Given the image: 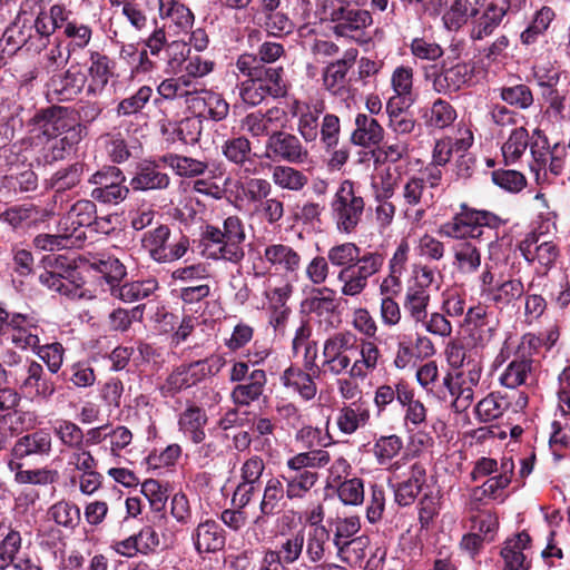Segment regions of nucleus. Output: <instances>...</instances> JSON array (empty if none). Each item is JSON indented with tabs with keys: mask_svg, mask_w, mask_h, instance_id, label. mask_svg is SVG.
<instances>
[{
	"mask_svg": "<svg viewBox=\"0 0 570 570\" xmlns=\"http://www.w3.org/2000/svg\"><path fill=\"white\" fill-rule=\"evenodd\" d=\"M265 150L268 158L294 165L303 164L308 158V150L301 138L284 130H275L268 135Z\"/></svg>",
	"mask_w": 570,
	"mask_h": 570,
	"instance_id": "nucleus-17",
	"label": "nucleus"
},
{
	"mask_svg": "<svg viewBox=\"0 0 570 570\" xmlns=\"http://www.w3.org/2000/svg\"><path fill=\"white\" fill-rule=\"evenodd\" d=\"M341 298L333 288L314 287L301 303L303 313L312 316L320 325L335 327L340 322Z\"/></svg>",
	"mask_w": 570,
	"mask_h": 570,
	"instance_id": "nucleus-14",
	"label": "nucleus"
},
{
	"mask_svg": "<svg viewBox=\"0 0 570 570\" xmlns=\"http://www.w3.org/2000/svg\"><path fill=\"white\" fill-rule=\"evenodd\" d=\"M226 360L219 354H212L203 360L185 364L193 385H197L205 379L215 376L225 366Z\"/></svg>",
	"mask_w": 570,
	"mask_h": 570,
	"instance_id": "nucleus-50",
	"label": "nucleus"
},
{
	"mask_svg": "<svg viewBox=\"0 0 570 570\" xmlns=\"http://www.w3.org/2000/svg\"><path fill=\"white\" fill-rule=\"evenodd\" d=\"M163 164L168 165L181 177H196L203 175L208 164L191 157L180 156L177 154H167L160 157Z\"/></svg>",
	"mask_w": 570,
	"mask_h": 570,
	"instance_id": "nucleus-52",
	"label": "nucleus"
},
{
	"mask_svg": "<svg viewBox=\"0 0 570 570\" xmlns=\"http://www.w3.org/2000/svg\"><path fill=\"white\" fill-rule=\"evenodd\" d=\"M363 252L355 243L345 242L330 247L326 256L332 266L344 269L362 256Z\"/></svg>",
	"mask_w": 570,
	"mask_h": 570,
	"instance_id": "nucleus-64",
	"label": "nucleus"
},
{
	"mask_svg": "<svg viewBox=\"0 0 570 570\" xmlns=\"http://www.w3.org/2000/svg\"><path fill=\"white\" fill-rule=\"evenodd\" d=\"M331 461V455L325 450H309L301 452L286 461V469L302 473H318L316 470L326 466Z\"/></svg>",
	"mask_w": 570,
	"mask_h": 570,
	"instance_id": "nucleus-46",
	"label": "nucleus"
},
{
	"mask_svg": "<svg viewBox=\"0 0 570 570\" xmlns=\"http://www.w3.org/2000/svg\"><path fill=\"white\" fill-rule=\"evenodd\" d=\"M531 547L532 538L525 530L507 538L500 550V557L503 560L502 570H530L531 561L528 560L524 551Z\"/></svg>",
	"mask_w": 570,
	"mask_h": 570,
	"instance_id": "nucleus-22",
	"label": "nucleus"
},
{
	"mask_svg": "<svg viewBox=\"0 0 570 570\" xmlns=\"http://www.w3.org/2000/svg\"><path fill=\"white\" fill-rule=\"evenodd\" d=\"M384 262L383 254L364 250L350 266L340 269L337 281L342 283V295L354 297L362 294L368 285V279L382 269Z\"/></svg>",
	"mask_w": 570,
	"mask_h": 570,
	"instance_id": "nucleus-9",
	"label": "nucleus"
},
{
	"mask_svg": "<svg viewBox=\"0 0 570 570\" xmlns=\"http://www.w3.org/2000/svg\"><path fill=\"white\" fill-rule=\"evenodd\" d=\"M30 10L22 4L13 21L4 29L0 38V46L4 45L3 52L10 56L22 49L40 52L49 45L48 11L38 0H35Z\"/></svg>",
	"mask_w": 570,
	"mask_h": 570,
	"instance_id": "nucleus-2",
	"label": "nucleus"
},
{
	"mask_svg": "<svg viewBox=\"0 0 570 570\" xmlns=\"http://www.w3.org/2000/svg\"><path fill=\"white\" fill-rule=\"evenodd\" d=\"M50 213L32 203L12 205L0 213V220L12 229L36 227L48 219Z\"/></svg>",
	"mask_w": 570,
	"mask_h": 570,
	"instance_id": "nucleus-23",
	"label": "nucleus"
},
{
	"mask_svg": "<svg viewBox=\"0 0 570 570\" xmlns=\"http://www.w3.org/2000/svg\"><path fill=\"white\" fill-rule=\"evenodd\" d=\"M283 76V67H266L261 62L252 79L271 88L273 98H279L285 96L287 91Z\"/></svg>",
	"mask_w": 570,
	"mask_h": 570,
	"instance_id": "nucleus-55",
	"label": "nucleus"
},
{
	"mask_svg": "<svg viewBox=\"0 0 570 570\" xmlns=\"http://www.w3.org/2000/svg\"><path fill=\"white\" fill-rule=\"evenodd\" d=\"M160 163V160H145L140 163L130 180L131 188L139 191L167 189L170 185V177L164 170Z\"/></svg>",
	"mask_w": 570,
	"mask_h": 570,
	"instance_id": "nucleus-27",
	"label": "nucleus"
},
{
	"mask_svg": "<svg viewBox=\"0 0 570 570\" xmlns=\"http://www.w3.org/2000/svg\"><path fill=\"white\" fill-rule=\"evenodd\" d=\"M513 471L514 463L512 459H503L500 464L499 474L490 476L481 487L475 488L473 490L474 494L481 492L482 497L490 499L501 498V502H503L507 498V495H503V491L511 483Z\"/></svg>",
	"mask_w": 570,
	"mask_h": 570,
	"instance_id": "nucleus-38",
	"label": "nucleus"
},
{
	"mask_svg": "<svg viewBox=\"0 0 570 570\" xmlns=\"http://www.w3.org/2000/svg\"><path fill=\"white\" fill-rule=\"evenodd\" d=\"M403 449V440L396 434L382 435L375 440L372 452L380 465H387Z\"/></svg>",
	"mask_w": 570,
	"mask_h": 570,
	"instance_id": "nucleus-58",
	"label": "nucleus"
},
{
	"mask_svg": "<svg viewBox=\"0 0 570 570\" xmlns=\"http://www.w3.org/2000/svg\"><path fill=\"white\" fill-rule=\"evenodd\" d=\"M321 376L303 367L291 365L283 372L281 381L285 387L293 389L305 401H309L315 397L317 392L314 379H320Z\"/></svg>",
	"mask_w": 570,
	"mask_h": 570,
	"instance_id": "nucleus-33",
	"label": "nucleus"
},
{
	"mask_svg": "<svg viewBox=\"0 0 570 570\" xmlns=\"http://www.w3.org/2000/svg\"><path fill=\"white\" fill-rule=\"evenodd\" d=\"M72 112L71 108L59 105L40 108L27 120V127L38 137L57 138L63 132H72Z\"/></svg>",
	"mask_w": 570,
	"mask_h": 570,
	"instance_id": "nucleus-12",
	"label": "nucleus"
},
{
	"mask_svg": "<svg viewBox=\"0 0 570 570\" xmlns=\"http://www.w3.org/2000/svg\"><path fill=\"white\" fill-rule=\"evenodd\" d=\"M426 464L417 461L409 469L407 479L394 485V500L400 507H409L415 502L416 498L426 483Z\"/></svg>",
	"mask_w": 570,
	"mask_h": 570,
	"instance_id": "nucleus-29",
	"label": "nucleus"
},
{
	"mask_svg": "<svg viewBox=\"0 0 570 570\" xmlns=\"http://www.w3.org/2000/svg\"><path fill=\"white\" fill-rule=\"evenodd\" d=\"M481 293L502 309L523 296L524 286L520 279H509L495 287L481 288Z\"/></svg>",
	"mask_w": 570,
	"mask_h": 570,
	"instance_id": "nucleus-45",
	"label": "nucleus"
},
{
	"mask_svg": "<svg viewBox=\"0 0 570 570\" xmlns=\"http://www.w3.org/2000/svg\"><path fill=\"white\" fill-rule=\"evenodd\" d=\"M533 370V360L527 355L515 354L500 375V383L508 389H515L525 384Z\"/></svg>",
	"mask_w": 570,
	"mask_h": 570,
	"instance_id": "nucleus-43",
	"label": "nucleus"
},
{
	"mask_svg": "<svg viewBox=\"0 0 570 570\" xmlns=\"http://www.w3.org/2000/svg\"><path fill=\"white\" fill-rule=\"evenodd\" d=\"M41 334H43V328L36 317L12 313L11 327L6 341L21 351H32L40 343Z\"/></svg>",
	"mask_w": 570,
	"mask_h": 570,
	"instance_id": "nucleus-19",
	"label": "nucleus"
},
{
	"mask_svg": "<svg viewBox=\"0 0 570 570\" xmlns=\"http://www.w3.org/2000/svg\"><path fill=\"white\" fill-rule=\"evenodd\" d=\"M510 9L511 1H503L502 4L494 1L488 2L472 21L471 39L476 41L491 36L500 27Z\"/></svg>",
	"mask_w": 570,
	"mask_h": 570,
	"instance_id": "nucleus-26",
	"label": "nucleus"
},
{
	"mask_svg": "<svg viewBox=\"0 0 570 570\" xmlns=\"http://www.w3.org/2000/svg\"><path fill=\"white\" fill-rule=\"evenodd\" d=\"M322 21L332 23L336 37L347 38L358 45L371 41L367 29L373 24L370 11L362 9L351 0H322L320 4Z\"/></svg>",
	"mask_w": 570,
	"mask_h": 570,
	"instance_id": "nucleus-3",
	"label": "nucleus"
},
{
	"mask_svg": "<svg viewBox=\"0 0 570 570\" xmlns=\"http://www.w3.org/2000/svg\"><path fill=\"white\" fill-rule=\"evenodd\" d=\"M499 96L507 105L520 110L529 109L534 102L531 88L524 83L503 86Z\"/></svg>",
	"mask_w": 570,
	"mask_h": 570,
	"instance_id": "nucleus-57",
	"label": "nucleus"
},
{
	"mask_svg": "<svg viewBox=\"0 0 570 570\" xmlns=\"http://www.w3.org/2000/svg\"><path fill=\"white\" fill-rule=\"evenodd\" d=\"M357 53L356 49H347L343 58L331 62L325 68L323 79L327 90L337 94L341 88H344L347 71L355 63Z\"/></svg>",
	"mask_w": 570,
	"mask_h": 570,
	"instance_id": "nucleus-37",
	"label": "nucleus"
},
{
	"mask_svg": "<svg viewBox=\"0 0 570 570\" xmlns=\"http://www.w3.org/2000/svg\"><path fill=\"white\" fill-rule=\"evenodd\" d=\"M429 303V291L416 289L410 286L407 287L403 306L413 321L419 323L426 318Z\"/></svg>",
	"mask_w": 570,
	"mask_h": 570,
	"instance_id": "nucleus-60",
	"label": "nucleus"
},
{
	"mask_svg": "<svg viewBox=\"0 0 570 570\" xmlns=\"http://www.w3.org/2000/svg\"><path fill=\"white\" fill-rule=\"evenodd\" d=\"M355 129L352 131L350 141L363 148L379 146L384 139V129L371 115L357 114L355 117Z\"/></svg>",
	"mask_w": 570,
	"mask_h": 570,
	"instance_id": "nucleus-32",
	"label": "nucleus"
},
{
	"mask_svg": "<svg viewBox=\"0 0 570 570\" xmlns=\"http://www.w3.org/2000/svg\"><path fill=\"white\" fill-rule=\"evenodd\" d=\"M304 528V552L306 559L312 563L321 562L325 557V546L330 540V532L323 524L313 522Z\"/></svg>",
	"mask_w": 570,
	"mask_h": 570,
	"instance_id": "nucleus-40",
	"label": "nucleus"
},
{
	"mask_svg": "<svg viewBox=\"0 0 570 570\" xmlns=\"http://www.w3.org/2000/svg\"><path fill=\"white\" fill-rule=\"evenodd\" d=\"M474 70V66L470 62L452 63L442 60L425 68L424 78L431 81L434 91L451 96L472 85Z\"/></svg>",
	"mask_w": 570,
	"mask_h": 570,
	"instance_id": "nucleus-8",
	"label": "nucleus"
},
{
	"mask_svg": "<svg viewBox=\"0 0 570 570\" xmlns=\"http://www.w3.org/2000/svg\"><path fill=\"white\" fill-rule=\"evenodd\" d=\"M203 121L196 117H186L179 121H163L160 132L167 141H181L185 145H195L199 141Z\"/></svg>",
	"mask_w": 570,
	"mask_h": 570,
	"instance_id": "nucleus-31",
	"label": "nucleus"
},
{
	"mask_svg": "<svg viewBox=\"0 0 570 570\" xmlns=\"http://www.w3.org/2000/svg\"><path fill=\"white\" fill-rule=\"evenodd\" d=\"M87 169L83 161H76L65 168L57 170L49 179V186L56 193L70 190L79 185L82 175Z\"/></svg>",
	"mask_w": 570,
	"mask_h": 570,
	"instance_id": "nucleus-51",
	"label": "nucleus"
},
{
	"mask_svg": "<svg viewBox=\"0 0 570 570\" xmlns=\"http://www.w3.org/2000/svg\"><path fill=\"white\" fill-rule=\"evenodd\" d=\"M323 110V102L315 104L313 105V109L306 110V112L302 114L299 119H297V131L306 144L317 140L320 130L318 119Z\"/></svg>",
	"mask_w": 570,
	"mask_h": 570,
	"instance_id": "nucleus-62",
	"label": "nucleus"
},
{
	"mask_svg": "<svg viewBox=\"0 0 570 570\" xmlns=\"http://www.w3.org/2000/svg\"><path fill=\"white\" fill-rule=\"evenodd\" d=\"M272 180L282 189L301 191L307 185L308 177L294 167L277 165L273 168Z\"/></svg>",
	"mask_w": 570,
	"mask_h": 570,
	"instance_id": "nucleus-53",
	"label": "nucleus"
},
{
	"mask_svg": "<svg viewBox=\"0 0 570 570\" xmlns=\"http://www.w3.org/2000/svg\"><path fill=\"white\" fill-rule=\"evenodd\" d=\"M158 287V281L155 277H149L142 281H132L126 283L119 282L116 287L112 286L109 289V293L114 298H118L125 303H132L147 298L153 293H155Z\"/></svg>",
	"mask_w": 570,
	"mask_h": 570,
	"instance_id": "nucleus-36",
	"label": "nucleus"
},
{
	"mask_svg": "<svg viewBox=\"0 0 570 570\" xmlns=\"http://www.w3.org/2000/svg\"><path fill=\"white\" fill-rule=\"evenodd\" d=\"M287 495L283 481L279 476L269 478L264 487L263 497L259 502V514L255 523L264 522L266 519L279 514L286 505Z\"/></svg>",
	"mask_w": 570,
	"mask_h": 570,
	"instance_id": "nucleus-30",
	"label": "nucleus"
},
{
	"mask_svg": "<svg viewBox=\"0 0 570 570\" xmlns=\"http://www.w3.org/2000/svg\"><path fill=\"white\" fill-rule=\"evenodd\" d=\"M505 223L507 220L490 210L476 209L466 203H461L459 212L439 226L438 235L463 240L454 246V259L460 271L472 274L481 265V252L469 239H481L483 227L498 229Z\"/></svg>",
	"mask_w": 570,
	"mask_h": 570,
	"instance_id": "nucleus-1",
	"label": "nucleus"
},
{
	"mask_svg": "<svg viewBox=\"0 0 570 570\" xmlns=\"http://www.w3.org/2000/svg\"><path fill=\"white\" fill-rule=\"evenodd\" d=\"M331 215L340 233L352 234L362 220L365 208L364 198L355 189L352 180L341 183L331 204Z\"/></svg>",
	"mask_w": 570,
	"mask_h": 570,
	"instance_id": "nucleus-7",
	"label": "nucleus"
},
{
	"mask_svg": "<svg viewBox=\"0 0 570 570\" xmlns=\"http://www.w3.org/2000/svg\"><path fill=\"white\" fill-rule=\"evenodd\" d=\"M89 66L87 76L90 82L87 86L88 96H98L107 87L109 80L116 76V61L108 55L97 50L89 51Z\"/></svg>",
	"mask_w": 570,
	"mask_h": 570,
	"instance_id": "nucleus-21",
	"label": "nucleus"
},
{
	"mask_svg": "<svg viewBox=\"0 0 570 570\" xmlns=\"http://www.w3.org/2000/svg\"><path fill=\"white\" fill-rule=\"evenodd\" d=\"M24 375L18 380L20 389L35 399L48 402L56 393L55 373L45 370L41 363L32 358H26L23 363Z\"/></svg>",
	"mask_w": 570,
	"mask_h": 570,
	"instance_id": "nucleus-18",
	"label": "nucleus"
},
{
	"mask_svg": "<svg viewBox=\"0 0 570 570\" xmlns=\"http://www.w3.org/2000/svg\"><path fill=\"white\" fill-rule=\"evenodd\" d=\"M160 544L158 532L151 525H144L138 532L124 540L116 541L114 550L124 557L132 558L138 554L155 553Z\"/></svg>",
	"mask_w": 570,
	"mask_h": 570,
	"instance_id": "nucleus-20",
	"label": "nucleus"
},
{
	"mask_svg": "<svg viewBox=\"0 0 570 570\" xmlns=\"http://www.w3.org/2000/svg\"><path fill=\"white\" fill-rule=\"evenodd\" d=\"M88 266L100 275V278L107 285L105 291L108 292L127 276V267L114 255L102 254L98 257H92Z\"/></svg>",
	"mask_w": 570,
	"mask_h": 570,
	"instance_id": "nucleus-35",
	"label": "nucleus"
},
{
	"mask_svg": "<svg viewBox=\"0 0 570 570\" xmlns=\"http://www.w3.org/2000/svg\"><path fill=\"white\" fill-rule=\"evenodd\" d=\"M222 153L226 159L239 167H245L250 161L252 144L244 137H232L222 146Z\"/></svg>",
	"mask_w": 570,
	"mask_h": 570,
	"instance_id": "nucleus-59",
	"label": "nucleus"
},
{
	"mask_svg": "<svg viewBox=\"0 0 570 570\" xmlns=\"http://www.w3.org/2000/svg\"><path fill=\"white\" fill-rule=\"evenodd\" d=\"M47 514L57 525L73 531L81 521L80 508L72 501L62 499L49 507Z\"/></svg>",
	"mask_w": 570,
	"mask_h": 570,
	"instance_id": "nucleus-49",
	"label": "nucleus"
},
{
	"mask_svg": "<svg viewBox=\"0 0 570 570\" xmlns=\"http://www.w3.org/2000/svg\"><path fill=\"white\" fill-rule=\"evenodd\" d=\"M52 452V438L45 429L20 436L11 449V460L20 462L28 456L47 458Z\"/></svg>",
	"mask_w": 570,
	"mask_h": 570,
	"instance_id": "nucleus-25",
	"label": "nucleus"
},
{
	"mask_svg": "<svg viewBox=\"0 0 570 570\" xmlns=\"http://www.w3.org/2000/svg\"><path fill=\"white\" fill-rule=\"evenodd\" d=\"M229 380L238 383L230 392L232 402L236 406H249L263 395L267 374L262 368L248 370V363L236 361L229 370Z\"/></svg>",
	"mask_w": 570,
	"mask_h": 570,
	"instance_id": "nucleus-10",
	"label": "nucleus"
},
{
	"mask_svg": "<svg viewBox=\"0 0 570 570\" xmlns=\"http://www.w3.org/2000/svg\"><path fill=\"white\" fill-rule=\"evenodd\" d=\"M55 434L61 444L69 450H82L85 446V434L80 426L69 420H59L53 426Z\"/></svg>",
	"mask_w": 570,
	"mask_h": 570,
	"instance_id": "nucleus-61",
	"label": "nucleus"
},
{
	"mask_svg": "<svg viewBox=\"0 0 570 570\" xmlns=\"http://www.w3.org/2000/svg\"><path fill=\"white\" fill-rule=\"evenodd\" d=\"M49 19V38L57 31L62 29V35L69 39L67 51L69 55L78 50H83L91 41L92 28L83 22L78 21L73 12L66 8L65 4H53L48 11Z\"/></svg>",
	"mask_w": 570,
	"mask_h": 570,
	"instance_id": "nucleus-11",
	"label": "nucleus"
},
{
	"mask_svg": "<svg viewBox=\"0 0 570 570\" xmlns=\"http://www.w3.org/2000/svg\"><path fill=\"white\" fill-rule=\"evenodd\" d=\"M141 247L149 257L159 264L173 263L183 258L190 247L189 237L181 230L171 232L169 225L159 224L141 236Z\"/></svg>",
	"mask_w": 570,
	"mask_h": 570,
	"instance_id": "nucleus-6",
	"label": "nucleus"
},
{
	"mask_svg": "<svg viewBox=\"0 0 570 570\" xmlns=\"http://www.w3.org/2000/svg\"><path fill=\"white\" fill-rule=\"evenodd\" d=\"M8 468L14 472V481L19 484L48 485L56 483L59 479L57 470L49 468L23 470L22 463L9 460Z\"/></svg>",
	"mask_w": 570,
	"mask_h": 570,
	"instance_id": "nucleus-42",
	"label": "nucleus"
},
{
	"mask_svg": "<svg viewBox=\"0 0 570 570\" xmlns=\"http://www.w3.org/2000/svg\"><path fill=\"white\" fill-rule=\"evenodd\" d=\"M178 431L194 444H200L206 439L208 415L206 410L195 402H188L178 415Z\"/></svg>",
	"mask_w": 570,
	"mask_h": 570,
	"instance_id": "nucleus-24",
	"label": "nucleus"
},
{
	"mask_svg": "<svg viewBox=\"0 0 570 570\" xmlns=\"http://www.w3.org/2000/svg\"><path fill=\"white\" fill-rule=\"evenodd\" d=\"M273 551L287 568L297 562L304 552V528L284 535Z\"/></svg>",
	"mask_w": 570,
	"mask_h": 570,
	"instance_id": "nucleus-44",
	"label": "nucleus"
},
{
	"mask_svg": "<svg viewBox=\"0 0 570 570\" xmlns=\"http://www.w3.org/2000/svg\"><path fill=\"white\" fill-rule=\"evenodd\" d=\"M191 541L199 556L215 553L225 548V530L215 520L199 522L191 533Z\"/></svg>",
	"mask_w": 570,
	"mask_h": 570,
	"instance_id": "nucleus-28",
	"label": "nucleus"
},
{
	"mask_svg": "<svg viewBox=\"0 0 570 570\" xmlns=\"http://www.w3.org/2000/svg\"><path fill=\"white\" fill-rule=\"evenodd\" d=\"M283 481L284 490L288 501L304 500L320 479V473H302L286 469V472L278 475Z\"/></svg>",
	"mask_w": 570,
	"mask_h": 570,
	"instance_id": "nucleus-34",
	"label": "nucleus"
},
{
	"mask_svg": "<svg viewBox=\"0 0 570 570\" xmlns=\"http://www.w3.org/2000/svg\"><path fill=\"white\" fill-rule=\"evenodd\" d=\"M200 237L205 249L208 252V257L212 259H220L237 265L245 257V226L236 215L225 218L223 228L207 224L203 228Z\"/></svg>",
	"mask_w": 570,
	"mask_h": 570,
	"instance_id": "nucleus-4",
	"label": "nucleus"
},
{
	"mask_svg": "<svg viewBox=\"0 0 570 570\" xmlns=\"http://www.w3.org/2000/svg\"><path fill=\"white\" fill-rule=\"evenodd\" d=\"M357 337L350 331L336 332L323 344V374L338 376L351 365L347 352L356 346Z\"/></svg>",
	"mask_w": 570,
	"mask_h": 570,
	"instance_id": "nucleus-16",
	"label": "nucleus"
},
{
	"mask_svg": "<svg viewBox=\"0 0 570 570\" xmlns=\"http://www.w3.org/2000/svg\"><path fill=\"white\" fill-rule=\"evenodd\" d=\"M455 108L442 98L435 99L431 107L421 109V118L428 128L444 129L456 119Z\"/></svg>",
	"mask_w": 570,
	"mask_h": 570,
	"instance_id": "nucleus-39",
	"label": "nucleus"
},
{
	"mask_svg": "<svg viewBox=\"0 0 570 570\" xmlns=\"http://www.w3.org/2000/svg\"><path fill=\"white\" fill-rule=\"evenodd\" d=\"M96 213L97 206L94 199H80L71 206L66 219L73 230H77L79 227H91Z\"/></svg>",
	"mask_w": 570,
	"mask_h": 570,
	"instance_id": "nucleus-63",
	"label": "nucleus"
},
{
	"mask_svg": "<svg viewBox=\"0 0 570 570\" xmlns=\"http://www.w3.org/2000/svg\"><path fill=\"white\" fill-rule=\"evenodd\" d=\"M370 420V411L361 399L343 406L337 416V426L345 434L354 433L360 426H364Z\"/></svg>",
	"mask_w": 570,
	"mask_h": 570,
	"instance_id": "nucleus-41",
	"label": "nucleus"
},
{
	"mask_svg": "<svg viewBox=\"0 0 570 570\" xmlns=\"http://www.w3.org/2000/svg\"><path fill=\"white\" fill-rule=\"evenodd\" d=\"M45 272L39 282L48 289L68 298L83 296L85 278L76 264L65 255H46L42 258Z\"/></svg>",
	"mask_w": 570,
	"mask_h": 570,
	"instance_id": "nucleus-5",
	"label": "nucleus"
},
{
	"mask_svg": "<svg viewBox=\"0 0 570 570\" xmlns=\"http://www.w3.org/2000/svg\"><path fill=\"white\" fill-rule=\"evenodd\" d=\"M264 257L271 265L289 273L298 271L301 266L299 254L285 244H272L266 246Z\"/></svg>",
	"mask_w": 570,
	"mask_h": 570,
	"instance_id": "nucleus-47",
	"label": "nucleus"
},
{
	"mask_svg": "<svg viewBox=\"0 0 570 570\" xmlns=\"http://www.w3.org/2000/svg\"><path fill=\"white\" fill-rule=\"evenodd\" d=\"M481 0H454L448 11L443 13L442 20L449 30H458L469 18L475 19L479 14Z\"/></svg>",
	"mask_w": 570,
	"mask_h": 570,
	"instance_id": "nucleus-48",
	"label": "nucleus"
},
{
	"mask_svg": "<svg viewBox=\"0 0 570 570\" xmlns=\"http://www.w3.org/2000/svg\"><path fill=\"white\" fill-rule=\"evenodd\" d=\"M153 88L150 86H141L130 96L121 99L117 107L118 117H130L140 114L153 97Z\"/></svg>",
	"mask_w": 570,
	"mask_h": 570,
	"instance_id": "nucleus-56",
	"label": "nucleus"
},
{
	"mask_svg": "<svg viewBox=\"0 0 570 570\" xmlns=\"http://www.w3.org/2000/svg\"><path fill=\"white\" fill-rule=\"evenodd\" d=\"M88 183L95 186L90 193L91 198L102 204H119L129 194L125 185L126 176L116 166H104L90 176Z\"/></svg>",
	"mask_w": 570,
	"mask_h": 570,
	"instance_id": "nucleus-13",
	"label": "nucleus"
},
{
	"mask_svg": "<svg viewBox=\"0 0 570 570\" xmlns=\"http://www.w3.org/2000/svg\"><path fill=\"white\" fill-rule=\"evenodd\" d=\"M529 147V132L524 127L514 128L501 151L507 166L515 164Z\"/></svg>",
	"mask_w": 570,
	"mask_h": 570,
	"instance_id": "nucleus-54",
	"label": "nucleus"
},
{
	"mask_svg": "<svg viewBox=\"0 0 570 570\" xmlns=\"http://www.w3.org/2000/svg\"><path fill=\"white\" fill-rule=\"evenodd\" d=\"M88 76L79 65H71L48 77L45 88L49 99L58 102L73 101L86 88Z\"/></svg>",
	"mask_w": 570,
	"mask_h": 570,
	"instance_id": "nucleus-15",
	"label": "nucleus"
}]
</instances>
